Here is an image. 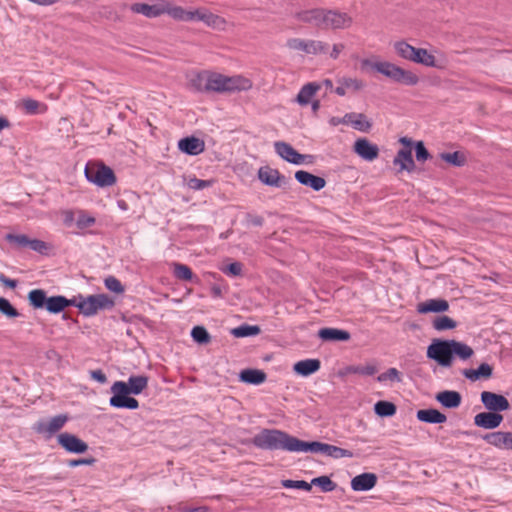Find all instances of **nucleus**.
<instances>
[{"label":"nucleus","mask_w":512,"mask_h":512,"mask_svg":"<svg viewBox=\"0 0 512 512\" xmlns=\"http://www.w3.org/2000/svg\"><path fill=\"white\" fill-rule=\"evenodd\" d=\"M427 357L442 367H451L453 358L467 360L474 355V350L467 344L456 340L433 339L427 347Z\"/></svg>","instance_id":"nucleus-2"},{"label":"nucleus","mask_w":512,"mask_h":512,"mask_svg":"<svg viewBox=\"0 0 512 512\" xmlns=\"http://www.w3.org/2000/svg\"><path fill=\"white\" fill-rule=\"evenodd\" d=\"M411 61L427 67L443 68V65L437 61L435 56L424 48L415 47Z\"/></svg>","instance_id":"nucleus-23"},{"label":"nucleus","mask_w":512,"mask_h":512,"mask_svg":"<svg viewBox=\"0 0 512 512\" xmlns=\"http://www.w3.org/2000/svg\"><path fill=\"white\" fill-rule=\"evenodd\" d=\"M436 400L446 408H457L461 404V395L457 391L445 390L436 394Z\"/></svg>","instance_id":"nucleus-28"},{"label":"nucleus","mask_w":512,"mask_h":512,"mask_svg":"<svg viewBox=\"0 0 512 512\" xmlns=\"http://www.w3.org/2000/svg\"><path fill=\"white\" fill-rule=\"evenodd\" d=\"M394 49L400 57L411 61L415 47L404 41H398L394 44Z\"/></svg>","instance_id":"nucleus-44"},{"label":"nucleus","mask_w":512,"mask_h":512,"mask_svg":"<svg viewBox=\"0 0 512 512\" xmlns=\"http://www.w3.org/2000/svg\"><path fill=\"white\" fill-rule=\"evenodd\" d=\"M77 307L85 316L97 314L100 310L110 309L114 306V301L106 294L90 295L83 297L81 295L75 297Z\"/></svg>","instance_id":"nucleus-5"},{"label":"nucleus","mask_w":512,"mask_h":512,"mask_svg":"<svg viewBox=\"0 0 512 512\" xmlns=\"http://www.w3.org/2000/svg\"><path fill=\"white\" fill-rule=\"evenodd\" d=\"M377 372V367L372 364L368 365H359V366H348L346 367L342 374H359L363 376H371L374 375Z\"/></svg>","instance_id":"nucleus-38"},{"label":"nucleus","mask_w":512,"mask_h":512,"mask_svg":"<svg viewBox=\"0 0 512 512\" xmlns=\"http://www.w3.org/2000/svg\"><path fill=\"white\" fill-rule=\"evenodd\" d=\"M95 223V219L91 216L81 215L77 220V226L81 229L92 226Z\"/></svg>","instance_id":"nucleus-62"},{"label":"nucleus","mask_w":512,"mask_h":512,"mask_svg":"<svg viewBox=\"0 0 512 512\" xmlns=\"http://www.w3.org/2000/svg\"><path fill=\"white\" fill-rule=\"evenodd\" d=\"M173 273L175 277L180 280L190 281L193 278L191 269L187 265L181 263L173 264Z\"/></svg>","instance_id":"nucleus-47"},{"label":"nucleus","mask_w":512,"mask_h":512,"mask_svg":"<svg viewBox=\"0 0 512 512\" xmlns=\"http://www.w3.org/2000/svg\"><path fill=\"white\" fill-rule=\"evenodd\" d=\"M212 183H213L212 180H201V179H197V178H191V179H189L187 185L189 188H191L193 190H202V189L210 187L212 185Z\"/></svg>","instance_id":"nucleus-59"},{"label":"nucleus","mask_w":512,"mask_h":512,"mask_svg":"<svg viewBox=\"0 0 512 512\" xmlns=\"http://www.w3.org/2000/svg\"><path fill=\"white\" fill-rule=\"evenodd\" d=\"M483 439L499 449L512 450V432H491L486 434Z\"/></svg>","instance_id":"nucleus-15"},{"label":"nucleus","mask_w":512,"mask_h":512,"mask_svg":"<svg viewBox=\"0 0 512 512\" xmlns=\"http://www.w3.org/2000/svg\"><path fill=\"white\" fill-rule=\"evenodd\" d=\"M432 326L437 331H445L454 329L457 323L452 318L444 315L436 317L432 322Z\"/></svg>","instance_id":"nucleus-42"},{"label":"nucleus","mask_w":512,"mask_h":512,"mask_svg":"<svg viewBox=\"0 0 512 512\" xmlns=\"http://www.w3.org/2000/svg\"><path fill=\"white\" fill-rule=\"evenodd\" d=\"M377 483V476L374 473L366 472L355 476L351 480V488L354 491H368Z\"/></svg>","instance_id":"nucleus-20"},{"label":"nucleus","mask_w":512,"mask_h":512,"mask_svg":"<svg viewBox=\"0 0 512 512\" xmlns=\"http://www.w3.org/2000/svg\"><path fill=\"white\" fill-rule=\"evenodd\" d=\"M276 153L287 162L292 164L300 165L304 162L311 163L313 156L298 153L290 144L277 141L274 143Z\"/></svg>","instance_id":"nucleus-9"},{"label":"nucleus","mask_w":512,"mask_h":512,"mask_svg":"<svg viewBox=\"0 0 512 512\" xmlns=\"http://www.w3.org/2000/svg\"><path fill=\"white\" fill-rule=\"evenodd\" d=\"M258 178L263 184L271 187L279 188L286 183L285 177L277 169L269 166L259 168Z\"/></svg>","instance_id":"nucleus-13"},{"label":"nucleus","mask_w":512,"mask_h":512,"mask_svg":"<svg viewBox=\"0 0 512 512\" xmlns=\"http://www.w3.org/2000/svg\"><path fill=\"white\" fill-rule=\"evenodd\" d=\"M57 442L69 453L82 454L88 450V444L71 433L59 434Z\"/></svg>","instance_id":"nucleus-10"},{"label":"nucleus","mask_w":512,"mask_h":512,"mask_svg":"<svg viewBox=\"0 0 512 512\" xmlns=\"http://www.w3.org/2000/svg\"><path fill=\"white\" fill-rule=\"evenodd\" d=\"M449 309V304L445 299H428L417 305V312L420 314L441 313Z\"/></svg>","instance_id":"nucleus-19"},{"label":"nucleus","mask_w":512,"mask_h":512,"mask_svg":"<svg viewBox=\"0 0 512 512\" xmlns=\"http://www.w3.org/2000/svg\"><path fill=\"white\" fill-rule=\"evenodd\" d=\"M503 421V416L497 412H481L474 417V423L476 426L485 429L497 428Z\"/></svg>","instance_id":"nucleus-14"},{"label":"nucleus","mask_w":512,"mask_h":512,"mask_svg":"<svg viewBox=\"0 0 512 512\" xmlns=\"http://www.w3.org/2000/svg\"><path fill=\"white\" fill-rule=\"evenodd\" d=\"M67 421V415H57L46 422L39 423L37 430L41 433H48L49 435H52L59 431Z\"/></svg>","instance_id":"nucleus-24"},{"label":"nucleus","mask_w":512,"mask_h":512,"mask_svg":"<svg viewBox=\"0 0 512 512\" xmlns=\"http://www.w3.org/2000/svg\"><path fill=\"white\" fill-rule=\"evenodd\" d=\"M339 86L336 87L335 93L344 96L347 91L358 92L365 87L364 81L353 77H342L338 79Z\"/></svg>","instance_id":"nucleus-18"},{"label":"nucleus","mask_w":512,"mask_h":512,"mask_svg":"<svg viewBox=\"0 0 512 512\" xmlns=\"http://www.w3.org/2000/svg\"><path fill=\"white\" fill-rule=\"evenodd\" d=\"M380 63L381 61L366 58L361 61V67L363 70L369 68L377 71V66H379Z\"/></svg>","instance_id":"nucleus-63"},{"label":"nucleus","mask_w":512,"mask_h":512,"mask_svg":"<svg viewBox=\"0 0 512 512\" xmlns=\"http://www.w3.org/2000/svg\"><path fill=\"white\" fill-rule=\"evenodd\" d=\"M252 87V81L243 75L227 76L218 72H209V93L231 94L248 91Z\"/></svg>","instance_id":"nucleus-3"},{"label":"nucleus","mask_w":512,"mask_h":512,"mask_svg":"<svg viewBox=\"0 0 512 512\" xmlns=\"http://www.w3.org/2000/svg\"><path fill=\"white\" fill-rule=\"evenodd\" d=\"M75 304V297H73L72 299H67L64 296H52L48 298L45 308L50 313H59L63 311L66 307L75 306Z\"/></svg>","instance_id":"nucleus-27"},{"label":"nucleus","mask_w":512,"mask_h":512,"mask_svg":"<svg viewBox=\"0 0 512 512\" xmlns=\"http://www.w3.org/2000/svg\"><path fill=\"white\" fill-rule=\"evenodd\" d=\"M440 158L456 167H461L466 163L465 155L459 151L453 153H441Z\"/></svg>","instance_id":"nucleus-43"},{"label":"nucleus","mask_w":512,"mask_h":512,"mask_svg":"<svg viewBox=\"0 0 512 512\" xmlns=\"http://www.w3.org/2000/svg\"><path fill=\"white\" fill-rule=\"evenodd\" d=\"M330 444L317 441L306 442L297 438L295 452H312L328 454Z\"/></svg>","instance_id":"nucleus-26"},{"label":"nucleus","mask_w":512,"mask_h":512,"mask_svg":"<svg viewBox=\"0 0 512 512\" xmlns=\"http://www.w3.org/2000/svg\"><path fill=\"white\" fill-rule=\"evenodd\" d=\"M261 329L257 325H241L231 330V334L236 338L256 336L260 334Z\"/></svg>","instance_id":"nucleus-37"},{"label":"nucleus","mask_w":512,"mask_h":512,"mask_svg":"<svg viewBox=\"0 0 512 512\" xmlns=\"http://www.w3.org/2000/svg\"><path fill=\"white\" fill-rule=\"evenodd\" d=\"M329 44L321 40H309L308 54L322 55L328 53Z\"/></svg>","instance_id":"nucleus-45"},{"label":"nucleus","mask_w":512,"mask_h":512,"mask_svg":"<svg viewBox=\"0 0 512 512\" xmlns=\"http://www.w3.org/2000/svg\"><path fill=\"white\" fill-rule=\"evenodd\" d=\"M310 484L321 487V489L325 492H330L335 488V483L328 476H320L314 478Z\"/></svg>","instance_id":"nucleus-51"},{"label":"nucleus","mask_w":512,"mask_h":512,"mask_svg":"<svg viewBox=\"0 0 512 512\" xmlns=\"http://www.w3.org/2000/svg\"><path fill=\"white\" fill-rule=\"evenodd\" d=\"M134 13L142 14L148 18H156L165 14V6L162 4L149 5L146 3H134L130 7Z\"/></svg>","instance_id":"nucleus-21"},{"label":"nucleus","mask_w":512,"mask_h":512,"mask_svg":"<svg viewBox=\"0 0 512 512\" xmlns=\"http://www.w3.org/2000/svg\"><path fill=\"white\" fill-rule=\"evenodd\" d=\"M191 336L198 344H208L211 336L203 326H195L191 331Z\"/></svg>","instance_id":"nucleus-46"},{"label":"nucleus","mask_w":512,"mask_h":512,"mask_svg":"<svg viewBox=\"0 0 512 512\" xmlns=\"http://www.w3.org/2000/svg\"><path fill=\"white\" fill-rule=\"evenodd\" d=\"M148 385V377L144 375L131 376L128 379V382H125V386L128 390V393L138 395L144 389L147 388Z\"/></svg>","instance_id":"nucleus-35"},{"label":"nucleus","mask_w":512,"mask_h":512,"mask_svg":"<svg viewBox=\"0 0 512 512\" xmlns=\"http://www.w3.org/2000/svg\"><path fill=\"white\" fill-rule=\"evenodd\" d=\"M345 49V45L343 43H336L332 46V50L329 53L330 58L337 59L340 53Z\"/></svg>","instance_id":"nucleus-64"},{"label":"nucleus","mask_w":512,"mask_h":512,"mask_svg":"<svg viewBox=\"0 0 512 512\" xmlns=\"http://www.w3.org/2000/svg\"><path fill=\"white\" fill-rule=\"evenodd\" d=\"M377 72L395 82L405 85L413 86L419 82V78L416 74L411 71L404 70L388 61H381L380 65L377 66Z\"/></svg>","instance_id":"nucleus-6"},{"label":"nucleus","mask_w":512,"mask_h":512,"mask_svg":"<svg viewBox=\"0 0 512 512\" xmlns=\"http://www.w3.org/2000/svg\"><path fill=\"white\" fill-rule=\"evenodd\" d=\"M416 158L418 161H425L429 158V152L425 148L422 141H418L415 144Z\"/></svg>","instance_id":"nucleus-60"},{"label":"nucleus","mask_w":512,"mask_h":512,"mask_svg":"<svg viewBox=\"0 0 512 512\" xmlns=\"http://www.w3.org/2000/svg\"><path fill=\"white\" fill-rule=\"evenodd\" d=\"M28 246L32 250L40 252V253H43L48 248L47 244L44 241L38 240V239H29Z\"/></svg>","instance_id":"nucleus-61"},{"label":"nucleus","mask_w":512,"mask_h":512,"mask_svg":"<svg viewBox=\"0 0 512 512\" xmlns=\"http://www.w3.org/2000/svg\"><path fill=\"white\" fill-rule=\"evenodd\" d=\"M239 379L247 384L259 385L265 382L266 374L258 369H244L240 372Z\"/></svg>","instance_id":"nucleus-32"},{"label":"nucleus","mask_w":512,"mask_h":512,"mask_svg":"<svg viewBox=\"0 0 512 512\" xmlns=\"http://www.w3.org/2000/svg\"><path fill=\"white\" fill-rule=\"evenodd\" d=\"M295 18L322 30H344L353 24V18L337 9L313 8L295 13Z\"/></svg>","instance_id":"nucleus-1"},{"label":"nucleus","mask_w":512,"mask_h":512,"mask_svg":"<svg viewBox=\"0 0 512 512\" xmlns=\"http://www.w3.org/2000/svg\"><path fill=\"white\" fill-rule=\"evenodd\" d=\"M342 122L345 124H351L355 129L361 132H368L371 129V122L367 119L364 114L349 113L346 114Z\"/></svg>","instance_id":"nucleus-25"},{"label":"nucleus","mask_w":512,"mask_h":512,"mask_svg":"<svg viewBox=\"0 0 512 512\" xmlns=\"http://www.w3.org/2000/svg\"><path fill=\"white\" fill-rule=\"evenodd\" d=\"M209 72L204 70L190 75L187 86L190 90L201 93H209Z\"/></svg>","instance_id":"nucleus-16"},{"label":"nucleus","mask_w":512,"mask_h":512,"mask_svg":"<svg viewBox=\"0 0 512 512\" xmlns=\"http://www.w3.org/2000/svg\"><path fill=\"white\" fill-rule=\"evenodd\" d=\"M330 457L333 458H351L353 457V453L350 450L343 449L334 445H330L329 452L327 454Z\"/></svg>","instance_id":"nucleus-55"},{"label":"nucleus","mask_w":512,"mask_h":512,"mask_svg":"<svg viewBox=\"0 0 512 512\" xmlns=\"http://www.w3.org/2000/svg\"><path fill=\"white\" fill-rule=\"evenodd\" d=\"M0 313L9 319L17 318L20 315L18 310L3 297H0Z\"/></svg>","instance_id":"nucleus-49"},{"label":"nucleus","mask_w":512,"mask_h":512,"mask_svg":"<svg viewBox=\"0 0 512 512\" xmlns=\"http://www.w3.org/2000/svg\"><path fill=\"white\" fill-rule=\"evenodd\" d=\"M295 178L300 184L310 187L315 191L323 189L326 185L324 178L313 175L304 170L297 171L295 173Z\"/></svg>","instance_id":"nucleus-17"},{"label":"nucleus","mask_w":512,"mask_h":512,"mask_svg":"<svg viewBox=\"0 0 512 512\" xmlns=\"http://www.w3.org/2000/svg\"><path fill=\"white\" fill-rule=\"evenodd\" d=\"M287 47L296 50V51H302L306 54H308V46H309V40H304L300 38H292L289 39L286 43Z\"/></svg>","instance_id":"nucleus-50"},{"label":"nucleus","mask_w":512,"mask_h":512,"mask_svg":"<svg viewBox=\"0 0 512 512\" xmlns=\"http://www.w3.org/2000/svg\"><path fill=\"white\" fill-rule=\"evenodd\" d=\"M319 88L320 86L315 83H308L304 85L298 93L296 101L300 105H307Z\"/></svg>","instance_id":"nucleus-36"},{"label":"nucleus","mask_w":512,"mask_h":512,"mask_svg":"<svg viewBox=\"0 0 512 512\" xmlns=\"http://www.w3.org/2000/svg\"><path fill=\"white\" fill-rule=\"evenodd\" d=\"M282 485L285 488L303 489L305 491L311 490V484L303 480H283Z\"/></svg>","instance_id":"nucleus-54"},{"label":"nucleus","mask_w":512,"mask_h":512,"mask_svg":"<svg viewBox=\"0 0 512 512\" xmlns=\"http://www.w3.org/2000/svg\"><path fill=\"white\" fill-rule=\"evenodd\" d=\"M165 13L179 21H191V16L189 11H186L184 8L180 6H170L169 4H164Z\"/></svg>","instance_id":"nucleus-40"},{"label":"nucleus","mask_w":512,"mask_h":512,"mask_svg":"<svg viewBox=\"0 0 512 512\" xmlns=\"http://www.w3.org/2000/svg\"><path fill=\"white\" fill-rule=\"evenodd\" d=\"M105 286L108 290L115 293H122L124 291L121 282L113 276H109L105 279Z\"/></svg>","instance_id":"nucleus-57"},{"label":"nucleus","mask_w":512,"mask_h":512,"mask_svg":"<svg viewBox=\"0 0 512 512\" xmlns=\"http://www.w3.org/2000/svg\"><path fill=\"white\" fill-rule=\"evenodd\" d=\"M320 369V361L318 359H306L298 361L294 364L293 370L301 376H309Z\"/></svg>","instance_id":"nucleus-29"},{"label":"nucleus","mask_w":512,"mask_h":512,"mask_svg":"<svg viewBox=\"0 0 512 512\" xmlns=\"http://www.w3.org/2000/svg\"><path fill=\"white\" fill-rule=\"evenodd\" d=\"M6 240L10 243L16 244L18 247H26L29 243V238L24 234H7Z\"/></svg>","instance_id":"nucleus-56"},{"label":"nucleus","mask_w":512,"mask_h":512,"mask_svg":"<svg viewBox=\"0 0 512 512\" xmlns=\"http://www.w3.org/2000/svg\"><path fill=\"white\" fill-rule=\"evenodd\" d=\"M393 162L395 165L400 166V170H407L411 172L415 167L411 149L399 150Z\"/></svg>","instance_id":"nucleus-34"},{"label":"nucleus","mask_w":512,"mask_h":512,"mask_svg":"<svg viewBox=\"0 0 512 512\" xmlns=\"http://www.w3.org/2000/svg\"><path fill=\"white\" fill-rule=\"evenodd\" d=\"M28 300L34 308L39 309L46 307L48 298L44 290L35 289L29 292Z\"/></svg>","instance_id":"nucleus-39"},{"label":"nucleus","mask_w":512,"mask_h":512,"mask_svg":"<svg viewBox=\"0 0 512 512\" xmlns=\"http://www.w3.org/2000/svg\"><path fill=\"white\" fill-rule=\"evenodd\" d=\"M179 149L189 155H198L205 149L203 140L196 137H186L178 142Z\"/></svg>","instance_id":"nucleus-22"},{"label":"nucleus","mask_w":512,"mask_h":512,"mask_svg":"<svg viewBox=\"0 0 512 512\" xmlns=\"http://www.w3.org/2000/svg\"><path fill=\"white\" fill-rule=\"evenodd\" d=\"M353 151L365 161H374L379 156V148L367 138H359L354 142Z\"/></svg>","instance_id":"nucleus-12"},{"label":"nucleus","mask_w":512,"mask_h":512,"mask_svg":"<svg viewBox=\"0 0 512 512\" xmlns=\"http://www.w3.org/2000/svg\"><path fill=\"white\" fill-rule=\"evenodd\" d=\"M374 411L378 416L390 417L396 413V406L389 401H378L374 405Z\"/></svg>","instance_id":"nucleus-41"},{"label":"nucleus","mask_w":512,"mask_h":512,"mask_svg":"<svg viewBox=\"0 0 512 512\" xmlns=\"http://www.w3.org/2000/svg\"><path fill=\"white\" fill-rule=\"evenodd\" d=\"M417 419L426 423L441 424L446 422L447 417L436 409H421L417 411Z\"/></svg>","instance_id":"nucleus-30"},{"label":"nucleus","mask_w":512,"mask_h":512,"mask_svg":"<svg viewBox=\"0 0 512 512\" xmlns=\"http://www.w3.org/2000/svg\"><path fill=\"white\" fill-rule=\"evenodd\" d=\"M202 22H204L209 27L215 29H223L226 21L218 15H214L213 13L206 11Z\"/></svg>","instance_id":"nucleus-48"},{"label":"nucleus","mask_w":512,"mask_h":512,"mask_svg":"<svg viewBox=\"0 0 512 512\" xmlns=\"http://www.w3.org/2000/svg\"><path fill=\"white\" fill-rule=\"evenodd\" d=\"M243 265L240 262H233L225 267H222L221 270L223 273L229 276H240L242 274Z\"/></svg>","instance_id":"nucleus-58"},{"label":"nucleus","mask_w":512,"mask_h":512,"mask_svg":"<svg viewBox=\"0 0 512 512\" xmlns=\"http://www.w3.org/2000/svg\"><path fill=\"white\" fill-rule=\"evenodd\" d=\"M318 336L324 341H348L351 337L349 332L336 328H322Z\"/></svg>","instance_id":"nucleus-31"},{"label":"nucleus","mask_w":512,"mask_h":512,"mask_svg":"<svg viewBox=\"0 0 512 512\" xmlns=\"http://www.w3.org/2000/svg\"><path fill=\"white\" fill-rule=\"evenodd\" d=\"M377 380L379 382H385L387 380L400 382L401 377L399 371L396 368H389L386 372L380 374L377 377Z\"/></svg>","instance_id":"nucleus-53"},{"label":"nucleus","mask_w":512,"mask_h":512,"mask_svg":"<svg viewBox=\"0 0 512 512\" xmlns=\"http://www.w3.org/2000/svg\"><path fill=\"white\" fill-rule=\"evenodd\" d=\"M481 401L489 411L501 412L510 408L509 401L506 397L490 391H483L481 393Z\"/></svg>","instance_id":"nucleus-11"},{"label":"nucleus","mask_w":512,"mask_h":512,"mask_svg":"<svg viewBox=\"0 0 512 512\" xmlns=\"http://www.w3.org/2000/svg\"><path fill=\"white\" fill-rule=\"evenodd\" d=\"M85 176L88 181L100 187L112 186L116 182L113 170L102 163H88L85 168Z\"/></svg>","instance_id":"nucleus-7"},{"label":"nucleus","mask_w":512,"mask_h":512,"mask_svg":"<svg viewBox=\"0 0 512 512\" xmlns=\"http://www.w3.org/2000/svg\"><path fill=\"white\" fill-rule=\"evenodd\" d=\"M111 392L113 393V396L110 398L111 406L128 409H137L139 407L138 400L128 396L130 393H128L125 382L116 381L111 387Z\"/></svg>","instance_id":"nucleus-8"},{"label":"nucleus","mask_w":512,"mask_h":512,"mask_svg":"<svg viewBox=\"0 0 512 512\" xmlns=\"http://www.w3.org/2000/svg\"><path fill=\"white\" fill-rule=\"evenodd\" d=\"M296 441V437L276 429H264L252 439V443L258 448L289 452H295Z\"/></svg>","instance_id":"nucleus-4"},{"label":"nucleus","mask_w":512,"mask_h":512,"mask_svg":"<svg viewBox=\"0 0 512 512\" xmlns=\"http://www.w3.org/2000/svg\"><path fill=\"white\" fill-rule=\"evenodd\" d=\"M493 369L487 363H482L477 369H465L463 375L471 380L477 381L479 379H488L492 376Z\"/></svg>","instance_id":"nucleus-33"},{"label":"nucleus","mask_w":512,"mask_h":512,"mask_svg":"<svg viewBox=\"0 0 512 512\" xmlns=\"http://www.w3.org/2000/svg\"><path fill=\"white\" fill-rule=\"evenodd\" d=\"M21 105L24 108V110L26 111V113H28V114L38 113V110L41 107V104L38 101H36L34 99H30V98L23 99L21 102ZM42 107H44V109H46L45 105H42Z\"/></svg>","instance_id":"nucleus-52"}]
</instances>
